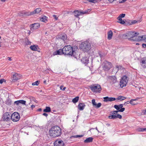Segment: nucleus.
<instances>
[{"instance_id":"obj_39","label":"nucleus","mask_w":146,"mask_h":146,"mask_svg":"<svg viewBox=\"0 0 146 146\" xmlns=\"http://www.w3.org/2000/svg\"><path fill=\"white\" fill-rule=\"evenodd\" d=\"M92 104L93 105V106L94 107L95 105L96 104V103L95 102V99H92Z\"/></svg>"},{"instance_id":"obj_22","label":"nucleus","mask_w":146,"mask_h":146,"mask_svg":"<svg viewBox=\"0 0 146 146\" xmlns=\"http://www.w3.org/2000/svg\"><path fill=\"white\" fill-rule=\"evenodd\" d=\"M74 15L76 17H78L79 16L82 15V13L81 12H80L78 10H76L74 11Z\"/></svg>"},{"instance_id":"obj_61","label":"nucleus","mask_w":146,"mask_h":146,"mask_svg":"<svg viewBox=\"0 0 146 146\" xmlns=\"http://www.w3.org/2000/svg\"><path fill=\"white\" fill-rule=\"evenodd\" d=\"M66 89V87H64L62 89V90H63V91H64L65 90V89Z\"/></svg>"},{"instance_id":"obj_64","label":"nucleus","mask_w":146,"mask_h":146,"mask_svg":"<svg viewBox=\"0 0 146 146\" xmlns=\"http://www.w3.org/2000/svg\"><path fill=\"white\" fill-rule=\"evenodd\" d=\"M106 125H108V126H110V125L109 124H107Z\"/></svg>"},{"instance_id":"obj_1","label":"nucleus","mask_w":146,"mask_h":146,"mask_svg":"<svg viewBox=\"0 0 146 146\" xmlns=\"http://www.w3.org/2000/svg\"><path fill=\"white\" fill-rule=\"evenodd\" d=\"M62 49L63 53L64 55H71L74 58H77V55L76 52L78 49L76 46H74L72 47L70 45H68L65 46Z\"/></svg>"},{"instance_id":"obj_7","label":"nucleus","mask_w":146,"mask_h":146,"mask_svg":"<svg viewBox=\"0 0 146 146\" xmlns=\"http://www.w3.org/2000/svg\"><path fill=\"white\" fill-rule=\"evenodd\" d=\"M104 64L103 68L105 71H108L112 67L111 63L107 61H105L104 62Z\"/></svg>"},{"instance_id":"obj_56","label":"nucleus","mask_w":146,"mask_h":146,"mask_svg":"<svg viewBox=\"0 0 146 146\" xmlns=\"http://www.w3.org/2000/svg\"><path fill=\"white\" fill-rule=\"evenodd\" d=\"M129 103H130V101H128L127 102H125V103L124 104H128Z\"/></svg>"},{"instance_id":"obj_15","label":"nucleus","mask_w":146,"mask_h":146,"mask_svg":"<svg viewBox=\"0 0 146 146\" xmlns=\"http://www.w3.org/2000/svg\"><path fill=\"white\" fill-rule=\"evenodd\" d=\"M31 30H36L37 29L40 27V25L39 23H35L31 25Z\"/></svg>"},{"instance_id":"obj_52","label":"nucleus","mask_w":146,"mask_h":146,"mask_svg":"<svg viewBox=\"0 0 146 146\" xmlns=\"http://www.w3.org/2000/svg\"><path fill=\"white\" fill-rule=\"evenodd\" d=\"M142 46L143 48H145L146 47V44H143Z\"/></svg>"},{"instance_id":"obj_19","label":"nucleus","mask_w":146,"mask_h":146,"mask_svg":"<svg viewBox=\"0 0 146 146\" xmlns=\"http://www.w3.org/2000/svg\"><path fill=\"white\" fill-rule=\"evenodd\" d=\"M62 49H60L59 50H56L53 53V55L55 56L56 55H61L63 54Z\"/></svg>"},{"instance_id":"obj_36","label":"nucleus","mask_w":146,"mask_h":146,"mask_svg":"<svg viewBox=\"0 0 146 146\" xmlns=\"http://www.w3.org/2000/svg\"><path fill=\"white\" fill-rule=\"evenodd\" d=\"M11 101L10 100H7L6 101V104L7 105H9L11 104Z\"/></svg>"},{"instance_id":"obj_21","label":"nucleus","mask_w":146,"mask_h":146,"mask_svg":"<svg viewBox=\"0 0 146 146\" xmlns=\"http://www.w3.org/2000/svg\"><path fill=\"white\" fill-rule=\"evenodd\" d=\"M84 104L83 103H80L78 105V109L80 110H83L85 106Z\"/></svg>"},{"instance_id":"obj_3","label":"nucleus","mask_w":146,"mask_h":146,"mask_svg":"<svg viewBox=\"0 0 146 146\" xmlns=\"http://www.w3.org/2000/svg\"><path fill=\"white\" fill-rule=\"evenodd\" d=\"M49 133L50 136L55 137L60 136L62 133L60 128L58 126H55L51 128L49 131Z\"/></svg>"},{"instance_id":"obj_13","label":"nucleus","mask_w":146,"mask_h":146,"mask_svg":"<svg viewBox=\"0 0 146 146\" xmlns=\"http://www.w3.org/2000/svg\"><path fill=\"white\" fill-rule=\"evenodd\" d=\"M140 64L143 68H146V57L141 59Z\"/></svg>"},{"instance_id":"obj_5","label":"nucleus","mask_w":146,"mask_h":146,"mask_svg":"<svg viewBox=\"0 0 146 146\" xmlns=\"http://www.w3.org/2000/svg\"><path fill=\"white\" fill-rule=\"evenodd\" d=\"M90 88L92 91L96 93H100L102 90L100 86L97 84L91 85Z\"/></svg>"},{"instance_id":"obj_51","label":"nucleus","mask_w":146,"mask_h":146,"mask_svg":"<svg viewBox=\"0 0 146 146\" xmlns=\"http://www.w3.org/2000/svg\"><path fill=\"white\" fill-rule=\"evenodd\" d=\"M53 16L56 20H57L58 19V17H57V16L56 15H54Z\"/></svg>"},{"instance_id":"obj_48","label":"nucleus","mask_w":146,"mask_h":146,"mask_svg":"<svg viewBox=\"0 0 146 146\" xmlns=\"http://www.w3.org/2000/svg\"><path fill=\"white\" fill-rule=\"evenodd\" d=\"M15 104H16L17 105H18L19 104H20L19 101L17 100L14 103Z\"/></svg>"},{"instance_id":"obj_57","label":"nucleus","mask_w":146,"mask_h":146,"mask_svg":"<svg viewBox=\"0 0 146 146\" xmlns=\"http://www.w3.org/2000/svg\"><path fill=\"white\" fill-rule=\"evenodd\" d=\"M35 107V106L33 105H32L31 106V107L32 108H33Z\"/></svg>"},{"instance_id":"obj_42","label":"nucleus","mask_w":146,"mask_h":146,"mask_svg":"<svg viewBox=\"0 0 146 146\" xmlns=\"http://www.w3.org/2000/svg\"><path fill=\"white\" fill-rule=\"evenodd\" d=\"M125 24H128V25H131L129 23H131V21L130 20H128L126 21H125Z\"/></svg>"},{"instance_id":"obj_23","label":"nucleus","mask_w":146,"mask_h":146,"mask_svg":"<svg viewBox=\"0 0 146 146\" xmlns=\"http://www.w3.org/2000/svg\"><path fill=\"white\" fill-rule=\"evenodd\" d=\"M113 36V32L111 30H110L108 32V40H110L112 38Z\"/></svg>"},{"instance_id":"obj_62","label":"nucleus","mask_w":146,"mask_h":146,"mask_svg":"<svg viewBox=\"0 0 146 146\" xmlns=\"http://www.w3.org/2000/svg\"><path fill=\"white\" fill-rule=\"evenodd\" d=\"M43 83L44 84H46V80H45L43 82Z\"/></svg>"},{"instance_id":"obj_11","label":"nucleus","mask_w":146,"mask_h":146,"mask_svg":"<svg viewBox=\"0 0 146 146\" xmlns=\"http://www.w3.org/2000/svg\"><path fill=\"white\" fill-rule=\"evenodd\" d=\"M22 78V76L18 74L15 73L12 77V80L14 82H15L18 80Z\"/></svg>"},{"instance_id":"obj_63","label":"nucleus","mask_w":146,"mask_h":146,"mask_svg":"<svg viewBox=\"0 0 146 146\" xmlns=\"http://www.w3.org/2000/svg\"><path fill=\"white\" fill-rule=\"evenodd\" d=\"M144 114H146V110L145 111V112H144Z\"/></svg>"},{"instance_id":"obj_30","label":"nucleus","mask_w":146,"mask_h":146,"mask_svg":"<svg viewBox=\"0 0 146 146\" xmlns=\"http://www.w3.org/2000/svg\"><path fill=\"white\" fill-rule=\"evenodd\" d=\"M137 130L139 132H143L144 131L146 132V128H139L137 129Z\"/></svg>"},{"instance_id":"obj_26","label":"nucleus","mask_w":146,"mask_h":146,"mask_svg":"<svg viewBox=\"0 0 146 146\" xmlns=\"http://www.w3.org/2000/svg\"><path fill=\"white\" fill-rule=\"evenodd\" d=\"M30 48L31 50H33L36 51L37 50L38 47V45H32L30 46Z\"/></svg>"},{"instance_id":"obj_28","label":"nucleus","mask_w":146,"mask_h":146,"mask_svg":"<svg viewBox=\"0 0 146 146\" xmlns=\"http://www.w3.org/2000/svg\"><path fill=\"white\" fill-rule=\"evenodd\" d=\"M122 18H121L120 17H118L117 19L119 21H117V22L121 24H124L125 23V22L123 20H122Z\"/></svg>"},{"instance_id":"obj_17","label":"nucleus","mask_w":146,"mask_h":146,"mask_svg":"<svg viewBox=\"0 0 146 146\" xmlns=\"http://www.w3.org/2000/svg\"><path fill=\"white\" fill-rule=\"evenodd\" d=\"M64 143L63 141H55L54 146H64Z\"/></svg>"},{"instance_id":"obj_38","label":"nucleus","mask_w":146,"mask_h":146,"mask_svg":"<svg viewBox=\"0 0 146 146\" xmlns=\"http://www.w3.org/2000/svg\"><path fill=\"white\" fill-rule=\"evenodd\" d=\"M114 117L116 118V119L117 118H119L120 119H121L122 118V117L120 115L117 114V116H114Z\"/></svg>"},{"instance_id":"obj_29","label":"nucleus","mask_w":146,"mask_h":146,"mask_svg":"<svg viewBox=\"0 0 146 146\" xmlns=\"http://www.w3.org/2000/svg\"><path fill=\"white\" fill-rule=\"evenodd\" d=\"M44 112H49L51 111V109L50 107L46 106V107L45 109L43 110Z\"/></svg>"},{"instance_id":"obj_53","label":"nucleus","mask_w":146,"mask_h":146,"mask_svg":"<svg viewBox=\"0 0 146 146\" xmlns=\"http://www.w3.org/2000/svg\"><path fill=\"white\" fill-rule=\"evenodd\" d=\"M42 115H43L45 116L46 117H47L48 116V114H47L46 113H43V114H42Z\"/></svg>"},{"instance_id":"obj_25","label":"nucleus","mask_w":146,"mask_h":146,"mask_svg":"<svg viewBox=\"0 0 146 146\" xmlns=\"http://www.w3.org/2000/svg\"><path fill=\"white\" fill-rule=\"evenodd\" d=\"M29 13V12H28L27 13L25 11H21L19 12L18 13V15L20 16H24L26 15H28V14Z\"/></svg>"},{"instance_id":"obj_18","label":"nucleus","mask_w":146,"mask_h":146,"mask_svg":"<svg viewBox=\"0 0 146 146\" xmlns=\"http://www.w3.org/2000/svg\"><path fill=\"white\" fill-rule=\"evenodd\" d=\"M81 61L82 63L86 65L88 63V58L86 56H85L82 58L81 60Z\"/></svg>"},{"instance_id":"obj_35","label":"nucleus","mask_w":146,"mask_h":146,"mask_svg":"<svg viewBox=\"0 0 146 146\" xmlns=\"http://www.w3.org/2000/svg\"><path fill=\"white\" fill-rule=\"evenodd\" d=\"M87 1H88L89 2L93 3H95L96 2V0H87V1L85 2L84 3H87Z\"/></svg>"},{"instance_id":"obj_31","label":"nucleus","mask_w":146,"mask_h":146,"mask_svg":"<svg viewBox=\"0 0 146 146\" xmlns=\"http://www.w3.org/2000/svg\"><path fill=\"white\" fill-rule=\"evenodd\" d=\"M78 100H79V97L78 96H77V97H75V98H74L72 100V102L74 103H75L78 102Z\"/></svg>"},{"instance_id":"obj_41","label":"nucleus","mask_w":146,"mask_h":146,"mask_svg":"<svg viewBox=\"0 0 146 146\" xmlns=\"http://www.w3.org/2000/svg\"><path fill=\"white\" fill-rule=\"evenodd\" d=\"M138 22V21H137L136 20H133V21H131V23H129L130 24H131V25L133 24L136 23Z\"/></svg>"},{"instance_id":"obj_27","label":"nucleus","mask_w":146,"mask_h":146,"mask_svg":"<svg viewBox=\"0 0 146 146\" xmlns=\"http://www.w3.org/2000/svg\"><path fill=\"white\" fill-rule=\"evenodd\" d=\"M48 17L45 16H43L40 19V20L41 21L46 23L47 21Z\"/></svg>"},{"instance_id":"obj_59","label":"nucleus","mask_w":146,"mask_h":146,"mask_svg":"<svg viewBox=\"0 0 146 146\" xmlns=\"http://www.w3.org/2000/svg\"><path fill=\"white\" fill-rule=\"evenodd\" d=\"M126 0H122L121 1V3H123L125 2Z\"/></svg>"},{"instance_id":"obj_32","label":"nucleus","mask_w":146,"mask_h":146,"mask_svg":"<svg viewBox=\"0 0 146 146\" xmlns=\"http://www.w3.org/2000/svg\"><path fill=\"white\" fill-rule=\"evenodd\" d=\"M126 98L125 97L120 96H119L117 99L118 100H120L121 101L125 100Z\"/></svg>"},{"instance_id":"obj_9","label":"nucleus","mask_w":146,"mask_h":146,"mask_svg":"<svg viewBox=\"0 0 146 146\" xmlns=\"http://www.w3.org/2000/svg\"><path fill=\"white\" fill-rule=\"evenodd\" d=\"M107 80L111 85H113L116 82L117 79L115 76H109L107 77Z\"/></svg>"},{"instance_id":"obj_34","label":"nucleus","mask_w":146,"mask_h":146,"mask_svg":"<svg viewBox=\"0 0 146 146\" xmlns=\"http://www.w3.org/2000/svg\"><path fill=\"white\" fill-rule=\"evenodd\" d=\"M102 104L100 103H99L97 104H96V105L94 106L96 108H98L100 107Z\"/></svg>"},{"instance_id":"obj_49","label":"nucleus","mask_w":146,"mask_h":146,"mask_svg":"<svg viewBox=\"0 0 146 146\" xmlns=\"http://www.w3.org/2000/svg\"><path fill=\"white\" fill-rule=\"evenodd\" d=\"M88 10H88L86 11H85L84 12H81L82 13V14H85L88 13Z\"/></svg>"},{"instance_id":"obj_47","label":"nucleus","mask_w":146,"mask_h":146,"mask_svg":"<svg viewBox=\"0 0 146 146\" xmlns=\"http://www.w3.org/2000/svg\"><path fill=\"white\" fill-rule=\"evenodd\" d=\"M6 80L4 79L0 80V83L2 84L3 82H5Z\"/></svg>"},{"instance_id":"obj_33","label":"nucleus","mask_w":146,"mask_h":146,"mask_svg":"<svg viewBox=\"0 0 146 146\" xmlns=\"http://www.w3.org/2000/svg\"><path fill=\"white\" fill-rule=\"evenodd\" d=\"M40 81H37L33 83L32 84V85L33 86H38L39 84Z\"/></svg>"},{"instance_id":"obj_8","label":"nucleus","mask_w":146,"mask_h":146,"mask_svg":"<svg viewBox=\"0 0 146 146\" xmlns=\"http://www.w3.org/2000/svg\"><path fill=\"white\" fill-rule=\"evenodd\" d=\"M20 118V115L17 112H15L11 115V119L14 122L18 121Z\"/></svg>"},{"instance_id":"obj_43","label":"nucleus","mask_w":146,"mask_h":146,"mask_svg":"<svg viewBox=\"0 0 146 146\" xmlns=\"http://www.w3.org/2000/svg\"><path fill=\"white\" fill-rule=\"evenodd\" d=\"M134 100V99H131V100L130 101V103L132 105H135L136 104L133 102L134 101H135V100Z\"/></svg>"},{"instance_id":"obj_60","label":"nucleus","mask_w":146,"mask_h":146,"mask_svg":"<svg viewBox=\"0 0 146 146\" xmlns=\"http://www.w3.org/2000/svg\"><path fill=\"white\" fill-rule=\"evenodd\" d=\"M8 58H9V59H8L9 60V61H11V58L9 57H8Z\"/></svg>"},{"instance_id":"obj_54","label":"nucleus","mask_w":146,"mask_h":146,"mask_svg":"<svg viewBox=\"0 0 146 146\" xmlns=\"http://www.w3.org/2000/svg\"><path fill=\"white\" fill-rule=\"evenodd\" d=\"M119 106L120 108H122V107H123V104H119Z\"/></svg>"},{"instance_id":"obj_16","label":"nucleus","mask_w":146,"mask_h":146,"mask_svg":"<svg viewBox=\"0 0 146 146\" xmlns=\"http://www.w3.org/2000/svg\"><path fill=\"white\" fill-rule=\"evenodd\" d=\"M104 99V101L105 102H111L115 101L116 99L115 98L109 97L108 96L104 97L103 98Z\"/></svg>"},{"instance_id":"obj_50","label":"nucleus","mask_w":146,"mask_h":146,"mask_svg":"<svg viewBox=\"0 0 146 146\" xmlns=\"http://www.w3.org/2000/svg\"><path fill=\"white\" fill-rule=\"evenodd\" d=\"M31 42L29 41L28 39H27V41L26 42V44L27 45L30 44H31Z\"/></svg>"},{"instance_id":"obj_20","label":"nucleus","mask_w":146,"mask_h":146,"mask_svg":"<svg viewBox=\"0 0 146 146\" xmlns=\"http://www.w3.org/2000/svg\"><path fill=\"white\" fill-rule=\"evenodd\" d=\"M58 38L62 40L63 41H64L67 39V36L65 34H62L60 35L59 36Z\"/></svg>"},{"instance_id":"obj_2","label":"nucleus","mask_w":146,"mask_h":146,"mask_svg":"<svg viewBox=\"0 0 146 146\" xmlns=\"http://www.w3.org/2000/svg\"><path fill=\"white\" fill-rule=\"evenodd\" d=\"M139 33L138 32L135 33L134 32H130L129 33L124 34L123 36L125 38H128L129 36L131 37V40L133 41H139L144 40L146 41V35L137 36Z\"/></svg>"},{"instance_id":"obj_4","label":"nucleus","mask_w":146,"mask_h":146,"mask_svg":"<svg viewBox=\"0 0 146 146\" xmlns=\"http://www.w3.org/2000/svg\"><path fill=\"white\" fill-rule=\"evenodd\" d=\"M80 48L84 52H88L91 49V44L87 41H84L80 44Z\"/></svg>"},{"instance_id":"obj_40","label":"nucleus","mask_w":146,"mask_h":146,"mask_svg":"<svg viewBox=\"0 0 146 146\" xmlns=\"http://www.w3.org/2000/svg\"><path fill=\"white\" fill-rule=\"evenodd\" d=\"M114 107L117 110H119L120 109V108L119 107V105H115L114 106Z\"/></svg>"},{"instance_id":"obj_46","label":"nucleus","mask_w":146,"mask_h":146,"mask_svg":"<svg viewBox=\"0 0 146 146\" xmlns=\"http://www.w3.org/2000/svg\"><path fill=\"white\" fill-rule=\"evenodd\" d=\"M83 136V135H75L73 136L74 138H78V137H82Z\"/></svg>"},{"instance_id":"obj_58","label":"nucleus","mask_w":146,"mask_h":146,"mask_svg":"<svg viewBox=\"0 0 146 146\" xmlns=\"http://www.w3.org/2000/svg\"><path fill=\"white\" fill-rule=\"evenodd\" d=\"M63 87V86H60V90H62V88Z\"/></svg>"},{"instance_id":"obj_10","label":"nucleus","mask_w":146,"mask_h":146,"mask_svg":"<svg viewBox=\"0 0 146 146\" xmlns=\"http://www.w3.org/2000/svg\"><path fill=\"white\" fill-rule=\"evenodd\" d=\"M11 119V113L8 112L5 113L3 114L2 117V119L4 121H7Z\"/></svg>"},{"instance_id":"obj_44","label":"nucleus","mask_w":146,"mask_h":146,"mask_svg":"<svg viewBox=\"0 0 146 146\" xmlns=\"http://www.w3.org/2000/svg\"><path fill=\"white\" fill-rule=\"evenodd\" d=\"M125 110V108H121V109H119V110H117L118 112H123V111Z\"/></svg>"},{"instance_id":"obj_55","label":"nucleus","mask_w":146,"mask_h":146,"mask_svg":"<svg viewBox=\"0 0 146 146\" xmlns=\"http://www.w3.org/2000/svg\"><path fill=\"white\" fill-rule=\"evenodd\" d=\"M95 129L98 132L101 133L102 131V130H101V131H99L98 130L97 127H96Z\"/></svg>"},{"instance_id":"obj_14","label":"nucleus","mask_w":146,"mask_h":146,"mask_svg":"<svg viewBox=\"0 0 146 146\" xmlns=\"http://www.w3.org/2000/svg\"><path fill=\"white\" fill-rule=\"evenodd\" d=\"M41 11V9L40 8H38L36 9L33 11L29 12L28 13V15H31L36 14H38L40 13Z\"/></svg>"},{"instance_id":"obj_45","label":"nucleus","mask_w":146,"mask_h":146,"mask_svg":"<svg viewBox=\"0 0 146 146\" xmlns=\"http://www.w3.org/2000/svg\"><path fill=\"white\" fill-rule=\"evenodd\" d=\"M125 14H122L118 16V17H120L121 18H123L125 17Z\"/></svg>"},{"instance_id":"obj_12","label":"nucleus","mask_w":146,"mask_h":146,"mask_svg":"<svg viewBox=\"0 0 146 146\" xmlns=\"http://www.w3.org/2000/svg\"><path fill=\"white\" fill-rule=\"evenodd\" d=\"M118 111L117 110L114 111H112L110 112V115L108 117L109 119H115L116 118L114 117L115 116H117V112Z\"/></svg>"},{"instance_id":"obj_6","label":"nucleus","mask_w":146,"mask_h":146,"mask_svg":"<svg viewBox=\"0 0 146 146\" xmlns=\"http://www.w3.org/2000/svg\"><path fill=\"white\" fill-rule=\"evenodd\" d=\"M128 82V77L126 76H123L120 81V86L121 88L126 86Z\"/></svg>"},{"instance_id":"obj_37","label":"nucleus","mask_w":146,"mask_h":146,"mask_svg":"<svg viewBox=\"0 0 146 146\" xmlns=\"http://www.w3.org/2000/svg\"><path fill=\"white\" fill-rule=\"evenodd\" d=\"M19 101L20 104H21L23 105L25 104L26 102V101H25L23 100H19Z\"/></svg>"},{"instance_id":"obj_24","label":"nucleus","mask_w":146,"mask_h":146,"mask_svg":"<svg viewBox=\"0 0 146 146\" xmlns=\"http://www.w3.org/2000/svg\"><path fill=\"white\" fill-rule=\"evenodd\" d=\"M93 138L92 137H89L86 139L84 141V142L85 143H89L92 142L93 141Z\"/></svg>"}]
</instances>
